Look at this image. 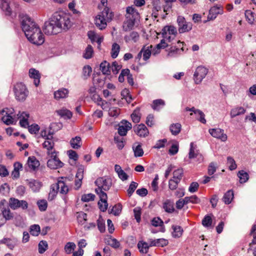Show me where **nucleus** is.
I'll use <instances>...</instances> for the list:
<instances>
[{
    "mask_svg": "<svg viewBox=\"0 0 256 256\" xmlns=\"http://www.w3.org/2000/svg\"><path fill=\"white\" fill-rule=\"evenodd\" d=\"M22 28L28 40L32 44L41 45L44 42V38L40 28L28 16L22 18Z\"/></svg>",
    "mask_w": 256,
    "mask_h": 256,
    "instance_id": "1",
    "label": "nucleus"
},
{
    "mask_svg": "<svg viewBox=\"0 0 256 256\" xmlns=\"http://www.w3.org/2000/svg\"><path fill=\"white\" fill-rule=\"evenodd\" d=\"M126 11V20L123 22L122 28L124 31L128 32L133 28L136 20L140 18V14L132 6L128 7Z\"/></svg>",
    "mask_w": 256,
    "mask_h": 256,
    "instance_id": "2",
    "label": "nucleus"
},
{
    "mask_svg": "<svg viewBox=\"0 0 256 256\" xmlns=\"http://www.w3.org/2000/svg\"><path fill=\"white\" fill-rule=\"evenodd\" d=\"M52 22L56 24V26L59 28L60 30H68L71 26L70 16L62 12L54 13L51 18Z\"/></svg>",
    "mask_w": 256,
    "mask_h": 256,
    "instance_id": "3",
    "label": "nucleus"
},
{
    "mask_svg": "<svg viewBox=\"0 0 256 256\" xmlns=\"http://www.w3.org/2000/svg\"><path fill=\"white\" fill-rule=\"evenodd\" d=\"M112 16V13L108 14V9L105 8L96 17L95 24L96 26L100 30L104 29L107 26V22L111 20Z\"/></svg>",
    "mask_w": 256,
    "mask_h": 256,
    "instance_id": "4",
    "label": "nucleus"
},
{
    "mask_svg": "<svg viewBox=\"0 0 256 256\" xmlns=\"http://www.w3.org/2000/svg\"><path fill=\"white\" fill-rule=\"evenodd\" d=\"M0 5L6 14L16 16L19 11V5L15 3H9L8 0H0Z\"/></svg>",
    "mask_w": 256,
    "mask_h": 256,
    "instance_id": "5",
    "label": "nucleus"
},
{
    "mask_svg": "<svg viewBox=\"0 0 256 256\" xmlns=\"http://www.w3.org/2000/svg\"><path fill=\"white\" fill-rule=\"evenodd\" d=\"M2 121L7 125L12 124L17 121V116L13 108H5L0 112Z\"/></svg>",
    "mask_w": 256,
    "mask_h": 256,
    "instance_id": "6",
    "label": "nucleus"
},
{
    "mask_svg": "<svg viewBox=\"0 0 256 256\" xmlns=\"http://www.w3.org/2000/svg\"><path fill=\"white\" fill-rule=\"evenodd\" d=\"M16 98L20 101L24 100L28 94L26 86L22 82L16 83L14 88Z\"/></svg>",
    "mask_w": 256,
    "mask_h": 256,
    "instance_id": "7",
    "label": "nucleus"
},
{
    "mask_svg": "<svg viewBox=\"0 0 256 256\" xmlns=\"http://www.w3.org/2000/svg\"><path fill=\"white\" fill-rule=\"evenodd\" d=\"M95 184L98 186V188L95 190L96 193V190L98 189L100 190L102 193H105L102 191V190L104 191L109 190L112 186V180L110 178L101 177L96 180L95 181Z\"/></svg>",
    "mask_w": 256,
    "mask_h": 256,
    "instance_id": "8",
    "label": "nucleus"
},
{
    "mask_svg": "<svg viewBox=\"0 0 256 256\" xmlns=\"http://www.w3.org/2000/svg\"><path fill=\"white\" fill-rule=\"evenodd\" d=\"M188 158L193 159L194 162L198 163H200L204 160V156L197 149V146L194 142H191L190 148L188 152Z\"/></svg>",
    "mask_w": 256,
    "mask_h": 256,
    "instance_id": "9",
    "label": "nucleus"
},
{
    "mask_svg": "<svg viewBox=\"0 0 256 256\" xmlns=\"http://www.w3.org/2000/svg\"><path fill=\"white\" fill-rule=\"evenodd\" d=\"M152 48V45L148 46H144L136 56L135 60L140 64V61L142 57L143 60L147 62L151 56Z\"/></svg>",
    "mask_w": 256,
    "mask_h": 256,
    "instance_id": "10",
    "label": "nucleus"
},
{
    "mask_svg": "<svg viewBox=\"0 0 256 256\" xmlns=\"http://www.w3.org/2000/svg\"><path fill=\"white\" fill-rule=\"evenodd\" d=\"M58 152H55L54 154L48 155L49 158L47 162V166L51 169H57L62 168L64 166L62 162L58 156Z\"/></svg>",
    "mask_w": 256,
    "mask_h": 256,
    "instance_id": "11",
    "label": "nucleus"
},
{
    "mask_svg": "<svg viewBox=\"0 0 256 256\" xmlns=\"http://www.w3.org/2000/svg\"><path fill=\"white\" fill-rule=\"evenodd\" d=\"M177 34L176 28L172 26H166L162 30V34L164 38L168 42L173 40Z\"/></svg>",
    "mask_w": 256,
    "mask_h": 256,
    "instance_id": "12",
    "label": "nucleus"
},
{
    "mask_svg": "<svg viewBox=\"0 0 256 256\" xmlns=\"http://www.w3.org/2000/svg\"><path fill=\"white\" fill-rule=\"evenodd\" d=\"M9 206L14 210L18 208L22 210H26L28 208V203L24 200H19L14 198H10L8 202Z\"/></svg>",
    "mask_w": 256,
    "mask_h": 256,
    "instance_id": "13",
    "label": "nucleus"
},
{
    "mask_svg": "<svg viewBox=\"0 0 256 256\" xmlns=\"http://www.w3.org/2000/svg\"><path fill=\"white\" fill-rule=\"evenodd\" d=\"M44 32L45 34L48 35L56 34L60 32L59 28L56 26L54 22H52L51 18L48 21L45 22Z\"/></svg>",
    "mask_w": 256,
    "mask_h": 256,
    "instance_id": "14",
    "label": "nucleus"
},
{
    "mask_svg": "<svg viewBox=\"0 0 256 256\" xmlns=\"http://www.w3.org/2000/svg\"><path fill=\"white\" fill-rule=\"evenodd\" d=\"M177 22L180 33L189 32L192 28V24L190 22H186L183 16H178L177 18Z\"/></svg>",
    "mask_w": 256,
    "mask_h": 256,
    "instance_id": "15",
    "label": "nucleus"
},
{
    "mask_svg": "<svg viewBox=\"0 0 256 256\" xmlns=\"http://www.w3.org/2000/svg\"><path fill=\"white\" fill-rule=\"evenodd\" d=\"M208 72V70L206 68L202 66H198L194 75L195 82L196 84L200 83L203 78L206 76Z\"/></svg>",
    "mask_w": 256,
    "mask_h": 256,
    "instance_id": "16",
    "label": "nucleus"
},
{
    "mask_svg": "<svg viewBox=\"0 0 256 256\" xmlns=\"http://www.w3.org/2000/svg\"><path fill=\"white\" fill-rule=\"evenodd\" d=\"M96 194L100 199L98 202V208L101 211L104 212L106 211L108 206L107 194L106 193H102L99 189L96 190Z\"/></svg>",
    "mask_w": 256,
    "mask_h": 256,
    "instance_id": "17",
    "label": "nucleus"
},
{
    "mask_svg": "<svg viewBox=\"0 0 256 256\" xmlns=\"http://www.w3.org/2000/svg\"><path fill=\"white\" fill-rule=\"evenodd\" d=\"M208 132L212 136L222 142H226L228 139L227 135L224 132V130L221 128H210Z\"/></svg>",
    "mask_w": 256,
    "mask_h": 256,
    "instance_id": "18",
    "label": "nucleus"
},
{
    "mask_svg": "<svg viewBox=\"0 0 256 256\" xmlns=\"http://www.w3.org/2000/svg\"><path fill=\"white\" fill-rule=\"evenodd\" d=\"M68 180V178L61 177L58 178V192L60 194H68L69 188L67 185V182Z\"/></svg>",
    "mask_w": 256,
    "mask_h": 256,
    "instance_id": "19",
    "label": "nucleus"
},
{
    "mask_svg": "<svg viewBox=\"0 0 256 256\" xmlns=\"http://www.w3.org/2000/svg\"><path fill=\"white\" fill-rule=\"evenodd\" d=\"M132 128L131 123L126 120H122L119 124L118 133L121 136H124L126 134L128 131Z\"/></svg>",
    "mask_w": 256,
    "mask_h": 256,
    "instance_id": "20",
    "label": "nucleus"
},
{
    "mask_svg": "<svg viewBox=\"0 0 256 256\" xmlns=\"http://www.w3.org/2000/svg\"><path fill=\"white\" fill-rule=\"evenodd\" d=\"M42 147L46 150V154H54L57 152L54 148V142L52 138H46L42 143Z\"/></svg>",
    "mask_w": 256,
    "mask_h": 256,
    "instance_id": "21",
    "label": "nucleus"
},
{
    "mask_svg": "<svg viewBox=\"0 0 256 256\" xmlns=\"http://www.w3.org/2000/svg\"><path fill=\"white\" fill-rule=\"evenodd\" d=\"M223 13L222 7L220 6H216L211 8L210 10L209 14L208 16V19L212 20L216 18L218 14Z\"/></svg>",
    "mask_w": 256,
    "mask_h": 256,
    "instance_id": "22",
    "label": "nucleus"
},
{
    "mask_svg": "<svg viewBox=\"0 0 256 256\" xmlns=\"http://www.w3.org/2000/svg\"><path fill=\"white\" fill-rule=\"evenodd\" d=\"M134 128V132L140 137H146L149 134L148 129L144 124L137 125Z\"/></svg>",
    "mask_w": 256,
    "mask_h": 256,
    "instance_id": "23",
    "label": "nucleus"
},
{
    "mask_svg": "<svg viewBox=\"0 0 256 256\" xmlns=\"http://www.w3.org/2000/svg\"><path fill=\"white\" fill-rule=\"evenodd\" d=\"M26 165L30 170H36L40 166L39 161L35 156H30L28 158Z\"/></svg>",
    "mask_w": 256,
    "mask_h": 256,
    "instance_id": "24",
    "label": "nucleus"
},
{
    "mask_svg": "<svg viewBox=\"0 0 256 256\" xmlns=\"http://www.w3.org/2000/svg\"><path fill=\"white\" fill-rule=\"evenodd\" d=\"M177 46H172L168 49V56H174L175 54H179L180 51H184L183 42L180 40L177 42Z\"/></svg>",
    "mask_w": 256,
    "mask_h": 256,
    "instance_id": "25",
    "label": "nucleus"
},
{
    "mask_svg": "<svg viewBox=\"0 0 256 256\" xmlns=\"http://www.w3.org/2000/svg\"><path fill=\"white\" fill-rule=\"evenodd\" d=\"M17 120H20V124L21 126L26 128L28 126V118H29V114L25 112H19L17 114Z\"/></svg>",
    "mask_w": 256,
    "mask_h": 256,
    "instance_id": "26",
    "label": "nucleus"
},
{
    "mask_svg": "<svg viewBox=\"0 0 256 256\" xmlns=\"http://www.w3.org/2000/svg\"><path fill=\"white\" fill-rule=\"evenodd\" d=\"M29 76L34 80V84L38 86L40 82V74L34 68H32L29 70Z\"/></svg>",
    "mask_w": 256,
    "mask_h": 256,
    "instance_id": "27",
    "label": "nucleus"
},
{
    "mask_svg": "<svg viewBox=\"0 0 256 256\" xmlns=\"http://www.w3.org/2000/svg\"><path fill=\"white\" fill-rule=\"evenodd\" d=\"M168 244V240L164 238L150 239V246L164 247L166 246Z\"/></svg>",
    "mask_w": 256,
    "mask_h": 256,
    "instance_id": "28",
    "label": "nucleus"
},
{
    "mask_svg": "<svg viewBox=\"0 0 256 256\" xmlns=\"http://www.w3.org/2000/svg\"><path fill=\"white\" fill-rule=\"evenodd\" d=\"M17 240L16 238H4L0 240V244H6L8 248L13 250L17 244Z\"/></svg>",
    "mask_w": 256,
    "mask_h": 256,
    "instance_id": "29",
    "label": "nucleus"
},
{
    "mask_svg": "<svg viewBox=\"0 0 256 256\" xmlns=\"http://www.w3.org/2000/svg\"><path fill=\"white\" fill-rule=\"evenodd\" d=\"M137 246L140 252L142 254L148 253L149 248L152 246H150V239L148 240V244L143 240H140L138 242Z\"/></svg>",
    "mask_w": 256,
    "mask_h": 256,
    "instance_id": "30",
    "label": "nucleus"
},
{
    "mask_svg": "<svg viewBox=\"0 0 256 256\" xmlns=\"http://www.w3.org/2000/svg\"><path fill=\"white\" fill-rule=\"evenodd\" d=\"M246 112L244 108L242 106H236L232 108L230 112L231 118H234L236 116L244 114Z\"/></svg>",
    "mask_w": 256,
    "mask_h": 256,
    "instance_id": "31",
    "label": "nucleus"
},
{
    "mask_svg": "<svg viewBox=\"0 0 256 256\" xmlns=\"http://www.w3.org/2000/svg\"><path fill=\"white\" fill-rule=\"evenodd\" d=\"M132 150L136 157H140L144 155V152L142 148V144L138 142H136L133 144Z\"/></svg>",
    "mask_w": 256,
    "mask_h": 256,
    "instance_id": "32",
    "label": "nucleus"
},
{
    "mask_svg": "<svg viewBox=\"0 0 256 256\" xmlns=\"http://www.w3.org/2000/svg\"><path fill=\"white\" fill-rule=\"evenodd\" d=\"M140 38V36L138 32H132L129 35H126L124 37V40L126 42H129L131 41L136 42Z\"/></svg>",
    "mask_w": 256,
    "mask_h": 256,
    "instance_id": "33",
    "label": "nucleus"
},
{
    "mask_svg": "<svg viewBox=\"0 0 256 256\" xmlns=\"http://www.w3.org/2000/svg\"><path fill=\"white\" fill-rule=\"evenodd\" d=\"M162 208L168 213L171 214L174 211V202L169 200H166L163 202Z\"/></svg>",
    "mask_w": 256,
    "mask_h": 256,
    "instance_id": "34",
    "label": "nucleus"
},
{
    "mask_svg": "<svg viewBox=\"0 0 256 256\" xmlns=\"http://www.w3.org/2000/svg\"><path fill=\"white\" fill-rule=\"evenodd\" d=\"M68 90L66 88H62L56 91L54 93V98L56 100L64 98L68 96Z\"/></svg>",
    "mask_w": 256,
    "mask_h": 256,
    "instance_id": "35",
    "label": "nucleus"
},
{
    "mask_svg": "<svg viewBox=\"0 0 256 256\" xmlns=\"http://www.w3.org/2000/svg\"><path fill=\"white\" fill-rule=\"evenodd\" d=\"M70 144L72 148L74 149L80 148L82 145V140L80 136H76L71 139Z\"/></svg>",
    "mask_w": 256,
    "mask_h": 256,
    "instance_id": "36",
    "label": "nucleus"
},
{
    "mask_svg": "<svg viewBox=\"0 0 256 256\" xmlns=\"http://www.w3.org/2000/svg\"><path fill=\"white\" fill-rule=\"evenodd\" d=\"M234 198V192L232 190H228L224 194L222 198V200L226 204L231 203Z\"/></svg>",
    "mask_w": 256,
    "mask_h": 256,
    "instance_id": "37",
    "label": "nucleus"
},
{
    "mask_svg": "<svg viewBox=\"0 0 256 256\" xmlns=\"http://www.w3.org/2000/svg\"><path fill=\"white\" fill-rule=\"evenodd\" d=\"M172 228L173 230L172 236L174 238H179L182 236L184 230L181 226L173 225Z\"/></svg>",
    "mask_w": 256,
    "mask_h": 256,
    "instance_id": "38",
    "label": "nucleus"
},
{
    "mask_svg": "<svg viewBox=\"0 0 256 256\" xmlns=\"http://www.w3.org/2000/svg\"><path fill=\"white\" fill-rule=\"evenodd\" d=\"M28 186L33 192H37L41 188L42 184L38 180H32L29 182Z\"/></svg>",
    "mask_w": 256,
    "mask_h": 256,
    "instance_id": "39",
    "label": "nucleus"
},
{
    "mask_svg": "<svg viewBox=\"0 0 256 256\" xmlns=\"http://www.w3.org/2000/svg\"><path fill=\"white\" fill-rule=\"evenodd\" d=\"M152 224L154 226H160V231L164 232L165 228L163 221L159 218H154L151 221Z\"/></svg>",
    "mask_w": 256,
    "mask_h": 256,
    "instance_id": "40",
    "label": "nucleus"
},
{
    "mask_svg": "<svg viewBox=\"0 0 256 256\" xmlns=\"http://www.w3.org/2000/svg\"><path fill=\"white\" fill-rule=\"evenodd\" d=\"M100 70L104 74H110V65L106 61H104L100 64Z\"/></svg>",
    "mask_w": 256,
    "mask_h": 256,
    "instance_id": "41",
    "label": "nucleus"
},
{
    "mask_svg": "<svg viewBox=\"0 0 256 256\" xmlns=\"http://www.w3.org/2000/svg\"><path fill=\"white\" fill-rule=\"evenodd\" d=\"M165 104L164 101L162 99L154 100L152 104V107L154 110H159L164 107Z\"/></svg>",
    "mask_w": 256,
    "mask_h": 256,
    "instance_id": "42",
    "label": "nucleus"
},
{
    "mask_svg": "<svg viewBox=\"0 0 256 256\" xmlns=\"http://www.w3.org/2000/svg\"><path fill=\"white\" fill-rule=\"evenodd\" d=\"M170 132L173 135L178 134L181 130V124L179 123L173 124L170 127Z\"/></svg>",
    "mask_w": 256,
    "mask_h": 256,
    "instance_id": "43",
    "label": "nucleus"
},
{
    "mask_svg": "<svg viewBox=\"0 0 256 256\" xmlns=\"http://www.w3.org/2000/svg\"><path fill=\"white\" fill-rule=\"evenodd\" d=\"M106 243L114 248H118L120 246V242L116 238L111 236L106 240Z\"/></svg>",
    "mask_w": 256,
    "mask_h": 256,
    "instance_id": "44",
    "label": "nucleus"
},
{
    "mask_svg": "<svg viewBox=\"0 0 256 256\" xmlns=\"http://www.w3.org/2000/svg\"><path fill=\"white\" fill-rule=\"evenodd\" d=\"M76 248V245L74 242H68L64 247V250L66 254H70Z\"/></svg>",
    "mask_w": 256,
    "mask_h": 256,
    "instance_id": "45",
    "label": "nucleus"
},
{
    "mask_svg": "<svg viewBox=\"0 0 256 256\" xmlns=\"http://www.w3.org/2000/svg\"><path fill=\"white\" fill-rule=\"evenodd\" d=\"M140 116L141 114L140 113V109L138 108L136 109L131 114L132 120L134 123H138L140 122Z\"/></svg>",
    "mask_w": 256,
    "mask_h": 256,
    "instance_id": "46",
    "label": "nucleus"
},
{
    "mask_svg": "<svg viewBox=\"0 0 256 256\" xmlns=\"http://www.w3.org/2000/svg\"><path fill=\"white\" fill-rule=\"evenodd\" d=\"M120 46L116 43H114L112 45V50H111V56L113 58H116L120 52Z\"/></svg>",
    "mask_w": 256,
    "mask_h": 256,
    "instance_id": "47",
    "label": "nucleus"
},
{
    "mask_svg": "<svg viewBox=\"0 0 256 256\" xmlns=\"http://www.w3.org/2000/svg\"><path fill=\"white\" fill-rule=\"evenodd\" d=\"M238 176L240 178V182L241 184L246 182L248 180V174L242 170L238 172Z\"/></svg>",
    "mask_w": 256,
    "mask_h": 256,
    "instance_id": "48",
    "label": "nucleus"
},
{
    "mask_svg": "<svg viewBox=\"0 0 256 256\" xmlns=\"http://www.w3.org/2000/svg\"><path fill=\"white\" fill-rule=\"evenodd\" d=\"M30 232L33 236H38L40 233V228L38 224H33L30 226Z\"/></svg>",
    "mask_w": 256,
    "mask_h": 256,
    "instance_id": "49",
    "label": "nucleus"
},
{
    "mask_svg": "<svg viewBox=\"0 0 256 256\" xmlns=\"http://www.w3.org/2000/svg\"><path fill=\"white\" fill-rule=\"evenodd\" d=\"M93 54L94 50L92 47L90 45H88L84 53L83 56L86 59H89L92 56Z\"/></svg>",
    "mask_w": 256,
    "mask_h": 256,
    "instance_id": "50",
    "label": "nucleus"
},
{
    "mask_svg": "<svg viewBox=\"0 0 256 256\" xmlns=\"http://www.w3.org/2000/svg\"><path fill=\"white\" fill-rule=\"evenodd\" d=\"M186 202L187 204L192 203L194 204H199L200 202V199L196 196L193 195L190 196L185 197Z\"/></svg>",
    "mask_w": 256,
    "mask_h": 256,
    "instance_id": "51",
    "label": "nucleus"
},
{
    "mask_svg": "<svg viewBox=\"0 0 256 256\" xmlns=\"http://www.w3.org/2000/svg\"><path fill=\"white\" fill-rule=\"evenodd\" d=\"M183 170L182 168H178L173 172V178L176 180L178 181H180L183 176Z\"/></svg>",
    "mask_w": 256,
    "mask_h": 256,
    "instance_id": "52",
    "label": "nucleus"
},
{
    "mask_svg": "<svg viewBox=\"0 0 256 256\" xmlns=\"http://www.w3.org/2000/svg\"><path fill=\"white\" fill-rule=\"evenodd\" d=\"M227 164L228 166L229 169L231 170L236 168L237 166L234 159L230 156L227 158Z\"/></svg>",
    "mask_w": 256,
    "mask_h": 256,
    "instance_id": "53",
    "label": "nucleus"
},
{
    "mask_svg": "<svg viewBox=\"0 0 256 256\" xmlns=\"http://www.w3.org/2000/svg\"><path fill=\"white\" fill-rule=\"evenodd\" d=\"M138 186V184L134 182H132L130 184L129 188L127 190L128 194L129 197L131 196L136 188Z\"/></svg>",
    "mask_w": 256,
    "mask_h": 256,
    "instance_id": "54",
    "label": "nucleus"
},
{
    "mask_svg": "<svg viewBox=\"0 0 256 256\" xmlns=\"http://www.w3.org/2000/svg\"><path fill=\"white\" fill-rule=\"evenodd\" d=\"M2 214L3 216L5 218V221L6 220H10L13 218V214L11 212L9 208H4L2 211Z\"/></svg>",
    "mask_w": 256,
    "mask_h": 256,
    "instance_id": "55",
    "label": "nucleus"
},
{
    "mask_svg": "<svg viewBox=\"0 0 256 256\" xmlns=\"http://www.w3.org/2000/svg\"><path fill=\"white\" fill-rule=\"evenodd\" d=\"M37 205L40 211H45L48 207V202L46 200H41L37 202Z\"/></svg>",
    "mask_w": 256,
    "mask_h": 256,
    "instance_id": "56",
    "label": "nucleus"
},
{
    "mask_svg": "<svg viewBox=\"0 0 256 256\" xmlns=\"http://www.w3.org/2000/svg\"><path fill=\"white\" fill-rule=\"evenodd\" d=\"M48 248V243L46 241L42 240L38 244V252L43 254Z\"/></svg>",
    "mask_w": 256,
    "mask_h": 256,
    "instance_id": "57",
    "label": "nucleus"
},
{
    "mask_svg": "<svg viewBox=\"0 0 256 256\" xmlns=\"http://www.w3.org/2000/svg\"><path fill=\"white\" fill-rule=\"evenodd\" d=\"M92 70L90 66L86 65L84 66L82 69V74L84 79H86L90 76Z\"/></svg>",
    "mask_w": 256,
    "mask_h": 256,
    "instance_id": "58",
    "label": "nucleus"
},
{
    "mask_svg": "<svg viewBox=\"0 0 256 256\" xmlns=\"http://www.w3.org/2000/svg\"><path fill=\"white\" fill-rule=\"evenodd\" d=\"M122 66L118 64L116 62H114L110 66V70H112L114 74H117L119 70L121 69Z\"/></svg>",
    "mask_w": 256,
    "mask_h": 256,
    "instance_id": "59",
    "label": "nucleus"
},
{
    "mask_svg": "<svg viewBox=\"0 0 256 256\" xmlns=\"http://www.w3.org/2000/svg\"><path fill=\"white\" fill-rule=\"evenodd\" d=\"M245 16L250 24H252L254 20V14L250 10H246L245 12Z\"/></svg>",
    "mask_w": 256,
    "mask_h": 256,
    "instance_id": "60",
    "label": "nucleus"
},
{
    "mask_svg": "<svg viewBox=\"0 0 256 256\" xmlns=\"http://www.w3.org/2000/svg\"><path fill=\"white\" fill-rule=\"evenodd\" d=\"M95 198V195L92 194H83L82 196L81 200L84 202H88L94 200Z\"/></svg>",
    "mask_w": 256,
    "mask_h": 256,
    "instance_id": "61",
    "label": "nucleus"
},
{
    "mask_svg": "<svg viewBox=\"0 0 256 256\" xmlns=\"http://www.w3.org/2000/svg\"><path fill=\"white\" fill-rule=\"evenodd\" d=\"M58 113L62 116H64L68 118H70L72 115L70 111L66 109L60 110L58 111Z\"/></svg>",
    "mask_w": 256,
    "mask_h": 256,
    "instance_id": "62",
    "label": "nucleus"
},
{
    "mask_svg": "<svg viewBox=\"0 0 256 256\" xmlns=\"http://www.w3.org/2000/svg\"><path fill=\"white\" fill-rule=\"evenodd\" d=\"M120 113V109L116 107H112L108 110V114L110 116H117Z\"/></svg>",
    "mask_w": 256,
    "mask_h": 256,
    "instance_id": "63",
    "label": "nucleus"
},
{
    "mask_svg": "<svg viewBox=\"0 0 256 256\" xmlns=\"http://www.w3.org/2000/svg\"><path fill=\"white\" fill-rule=\"evenodd\" d=\"M78 221L80 224H84L87 220V214L83 212L78 213Z\"/></svg>",
    "mask_w": 256,
    "mask_h": 256,
    "instance_id": "64",
    "label": "nucleus"
}]
</instances>
